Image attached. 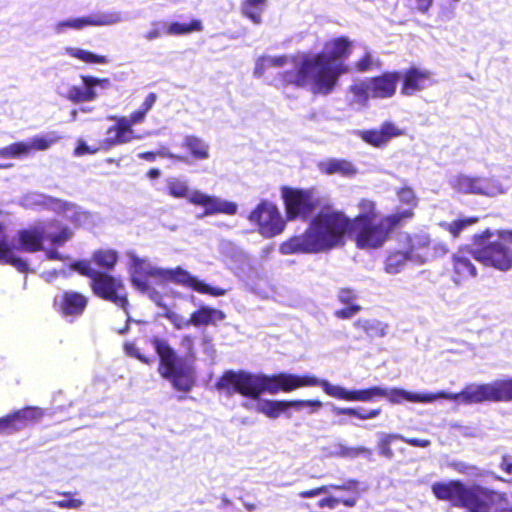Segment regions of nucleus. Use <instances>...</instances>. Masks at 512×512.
Listing matches in <instances>:
<instances>
[{
    "mask_svg": "<svg viewBox=\"0 0 512 512\" xmlns=\"http://www.w3.org/2000/svg\"><path fill=\"white\" fill-rule=\"evenodd\" d=\"M409 2L421 12H426L433 4V0H409Z\"/></svg>",
    "mask_w": 512,
    "mask_h": 512,
    "instance_id": "62",
    "label": "nucleus"
},
{
    "mask_svg": "<svg viewBox=\"0 0 512 512\" xmlns=\"http://www.w3.org/2000/svg\"><path fill=\"white\" fill-rule=\"evenodd\" d=\"M351 219L341 211L323 210L312 218L307 230L292 237L280 246L283 255L295 253H319L344 243Z\"/></svg>",
    "mask_w": 512,
    "mask_h": 512,
    "instance_id": "3",
    "label": "nucleus"
},
{
    "mask_svg": "<svg viewBox=\"0 0 512 512\" xmlns=\"http://www.w3.org/2000/svg\"><path fill=\"white\" fill-rule=\"evenodd\" d=\"M183 147L187 148L197 160H205L210 156L209 144L194 135H188L184 138Z\"/></svg>",
    "mask_w": 512,
    "mask_h": 512,
    "instance_id": "30",
    "label": "nucleus"
},
{
    "mask_svg": "<svg viewBox=\"0 0 512 512\" xmlns=\"http://www.w3.org/2000/svg\"><path fill=\"white\" fill-rule=\"evenodd\" d=\"M355 326L361 327L370 336H384L386 334L385 327L377 321L358 320Z\"/></svg>",
    "mask_w": 512,
    "mask_h": 512,
    "instance_id": "45",
    "label": "nucleus"
},
{
    "mask_svg": "<svg viewBox=\"0 0 512 512\" xmlns=\"http://www.w3.org/2000/svg\"><path fill=\"white\" fill-rule=\"evenodd\" d=\"M404 131L392 122H385L379 129L358 131L363 141L374 146H385L391 139L401 136Z\"/></svg>",
    "mask_w": 512,
    "mask_h": 512,
    "instance_id": "21",
    "label": "nucleus"
},
{
    "mask_svg": "<svg viewBox=\"0 0 512 512\" xmlns=\"http://www.w3.org/2000/svg\"><path fill=\"white\" fill-rule=\"evenodd\" d=\"M248 219L257 225L258 232L265 238H272L281 234L286 226L276 204L269 200H262L249 214Z\"/></svg>",
    "mask_w": 512,
    "mask_h": 512,
    "instance_id": "14",
    "label": "nucleus"
},
{
    "mask_svg": "<svg viewBox=\"0 0 512 512\" xmlns=\"http://www.w3.org/2000/svg\"><path fill=\"white\" fill-rule=\"evenodd\" d=\"M224 319L225 314L221 310L202 306L191 314L190 322L194 326L215 325L218 321Z\"/></svg>",
    "mask_w": 512,
    "mask_h": 512,
    "instance_id": "27",
    "label": "nucleus"
},
{
    "mask_svg": "<svg viewBox=\"0 0 512 512\" xmlns=\"http://www.w3.org/2000/svg\"><path fill=\"white\" fill-rule=\"evenodd\" d=\"M166 193L177 199H187L189 203L204 208L203 216L214 214L235 215L236 203L220 197L208 195L197 189H190L188 181L181 177L171 176L165 180Z\"/></svg>",
    "mask_w": 512,
    "mask_h": 512,
    "instance_id": "9",
    "label": "nucleus"
},
{
    "mask_svg": "<svg viewBox=\"0 0 512 512\" xmlns=\"http://www.w3.org/2000/svg\"><path fill=\"white\" fill-rule=\"evenodd\" d=\"M89 26V18L87 16L67 18L56 22L53 30L57 34L66 33L68 30H82Z\"/></svg>",
    "mask_w": 512,
    "mask_h": 512,
    "instance_id": "38",
    "label": "nucleus"
},
{
    "mask_svg": "<svg viewBox=\"0 0 512 512\" xmlns=\"http://www.w3.org/2000/svg\"><path fill=\"white\" fill-rule=\"evenodd\" d=\"M410 261L409 254L402 247L401 250L391 252L385 262V271L389 274H398L406 263Z\"/></svg>",
    "mask_w": 512,
    "mask_h": 512,
    "instance_id": "34",
    "label": "nucleus"
},
{
    "mask_svg": "<svg viewBox=\"0 0 512 512\" xmlns=\"http://www.w3.org/2000/svg\"><path fill=\"white\" fill-rule=\"evenodd\" d=\"M21 430V426L15 424L12 414L0 418V434Z\"/></svg>",
    "mask_w": 512,
    "mask_h": 512,
    "instance_id": "54",
    "label": "nucleus"
},
{
    "mask_svg": "<svg viewBox=\"0 0 512 512\" xmlns=\"http://www.w3.org/2000/svg\"><path fill=\"white\" fill-rule=\"evenodd\" d=\"M448 183L454 191L462 194L497 197L507 192V188L495 177L486 178L458 173L451 175Z\"/></svg>",
    "mask_w": 512,
    "mask_h": 512,
    "instance_id": "12",
    "label": "nucleus"
},
{
    "mask_svg": "<svg viewBox=\"0 0 512 512\" xmlns=\"http://www.w3.org/2000/svg\"><path fill=\"white\" fill-rule=\"evenodd\" d=\"M164 25L166 28L165 33L171 36H182L203 30V24L198 19H194L189 23L171 22Z\"/></svg>",
    "mask_w": 512,
    "mask_h": 512,
    "instance_id": "31",
    "label": "nucleus"
},
{
    "mask_svg": "<svg viewBox=\"0 0 512 512\" xmlns=\"http://www.w3.org/2000/svg\"><path fill=\"white\" fill-rule=\"evenodd\" d=\"M501 468L509 475L512 476V457L505 456L502 459Z\"/></svg>",
    "mask_w": 512,
    "mask_h": 512,
    "instance_id": "64",
    "label": "nucleus"
},
{
    "mask_svg": "<svg viewBox=\"0 0 512 512\" xmlns=\"http://www.w3.org/2000/svg\"><path fill=\"white\" fill-rule=\"evenodd\" d=\"M157 101V95L155 93H149L144 102L142 103L139 110L147 115Z\"/></svg>",
    "mask_w": 512,
    "mask_h": 512,
    "instance_id": "59",
    "label": "nucleus"
},
{
    "mask_svg": "<svg viewBox=\"0 0 512 512\" xmlns=\"http://www.w3.org/2000/svg\"><path fill=\"white\" fill-rule=\"evenodd\" d=\"M399 243L409 254L410 261L417 264H424L431 259L430 244L431 240L427 233L399 235Z\"/></svg>",
    "mask_w": 512,
    "mask_h": 512,
    "instance_id": "16",
    "label": "nucleus"
},
{
    "mask_svg": "<svg viewBox=\"0 0 512 512\" xmlns=\"http://www.w3.org/2000/svg\"><path fill=\"white\" fill-rule=\"evenodd\" d=\"M380 65L379 60L375 58L371 53H365V55L355 64V68L359 72L370 71Z\"/></svg>",
    "mask_w": 512,
    "mask_h": 512,
    "instance_id": "49",
    "label": "nucleus"
},
{
    "mask_svg": "<svg viewBox=\"0 0 512 512\" xmlns=\"http://www.w3.org/2000/svg\"><path fill=\"white\" fill-rule=\"evenodd\" d=\"M164 317L167 318L178 330L185 329L192 325V323L190 322V318L187 319L182 315L169 309H167L166 312L164 313Z\"/></svg>",
    "mask_w": 512,
    "mask_h": 512,
    "instance_id": "50",
    "label": "nucleus"
},
{
    "mask_svg": "<svg viewBox=\"0 0 512 512\" xmlns=\"http://www.w3.org/2000/svg\"><path fill=\"white\" fill-rule=\"evenodd\" d=\"M336 455L347 458H356L359 455L366 454L370 455V449L359 446V447H348L342 444L338 445V450L335 452Z\"/></svg>",
    "mask_w": 512,
    "mask_h": 512,
    "instance_id": "47",
    "label": "nucleus"
},
{
    "mask_svg": "<svg viewBox=\"0 0 512 512\" xmlns=\"http://www.w3.org/2000/svg\"><path fill=\"white\" fill-rule=\"evenodd\" d=\"M65 54L89 64H107L109 62L106 56L96 55L88 50L78 47L65 48Z\"/></svg>",
    "mask_w": 512,
    "mask_h": 512,
    "instance_id": "36",
    "label": "nucleus"
},
{
    "mask_svg": "<svg viewBox=\"0 0 512 512\" xmlns=\"http://www.w3.org/2000/svg\"><path fill=\"white\" fill-rule=\"evenodd\" d=\"M93 261L105 269H112L118 260L117 252L111 249L98 250L93 253Z\"/></svg>",
    "mask_w": 512,
    "mask_h": 512,
    "instance_id": "40",
    "label": "nucleus"
},
{
    "mask_svg": "<svg viewBox=\"0 0 512 512\" xmlns=\"http://www.w3.org/2000/svg\"><path fill=\"white\" fill-rule=\"evenodd\" d=\"M430 251H431V258L442 256L448 252V248L446 244L444 243H433V245H430Z\"/></svg>",
    "mask_w": 512,
    "mask_h": 512,
    "instance_id": "61",
    "label": "nucleus"
},
{
    "mask_svg": "<svg viewBox=\"0 0 512 512\" xmlns=\"http://www.w3.org/2000/svg\"><path fill=\"white\" fill-rule=\"evenodd\" d=\"M412 217L413 213L410 209H403L381 216L376 221L350 226V229L354 233V241L358 248L379 249L388 241L397 226Z\"/></svg>",
    "mask_w": 512,
    "mask_h": 512,
    "instance_id": "8",
    "label": "nucleus"
},
{
    "mask_svg": "<svg viewBox=\"0 0 512 512\" xmlns=\"http://www.w3.org/2000/svg\"><path fill=\"white\" fill-rule=\"evenodd\" d=\"M88 304V298L76 291H65L57 296L54 305L63 317L76 318L83 314Z\"/></svg>",
    "mask_w": 512,
    "mask_h": 512,
    "instance_id": "18",
    "label": "nucleus"
},
{
    "mask_svg": "<svg viewBox=\"0 0 512 512\" xmlns=\"http://www.w3.org/2000/svg\"><path fill=\"white\" fill-rule=\"evenodd\" d=\"M358 214L351 219V226L376 221L379 217L377 204L367 198H361L357 203Z\"/></svg>",
    "mask_w": 512,
    "mask_h": 512,
    "instance_id": "26",
    "label": "nucleus"
},
{
    "mask_svg": "<svg viewBox=\"0 0 512 512\" xmlns=\"http://www.w3.org/2000/svg\"><path fill=\"white\" fill-rule=\"evenodd\" d=\"M379 442H378V449L380 455L391 459L394 455L392 449H391V443L394 439H400V434H386V433H379Z\"/></svg>",
    "mask_w": 512,
    "mask_h": 512,
    "instance_id": "44",
    "label": "nucleus"
},
{
    "mask_svg": "<svg viewBox=\"0 0 512 512\" xmlns=\"http://www.w3.org/2000/svg\"><path fill=\"white\" fill-rule=\"evenodd\" d=\"M131 271L132 284L141 292L150 291L148 278L159 280H174L178 283L191 287L195 291L211 296H223L227 293L226 289L212 287L201 280H198L187 271L176 269H162L154 265L147 258H140L134 253H128Z\"/></svg>",
    "mask_w": 512,
    "mask_h": 512,
    "instance_id": "6",
    "label": "nucleus"
},
{
    "mask_svg": "<svg viewBox=\"0 0 512 512\" xmlns=\"http://www.w3.org/2000/svg\"><path fill=\"white\" fill-rule=\"evenodd\" d=\"M318 168L327 175L339 174L343 177H353L357 173L354 164L345 159H326L318 163Z\"/></svg>",
    "mask_w": 512,
    "mask_h": 512,
    "instance_id": "25",
    "label": "nucleus"
},
{
    "mask_svg": "<svg viewBox=\"0 0 512 512\" xmlns=\"http://www.w3.org/2000/svg\"><path fill=\"white\" fill-rule=\"evenodd\" d=\"M119 118L127 128L133 129L134 125L141 124L145 121L146 114L141 110H137L131 113L129 116H121Z\"/></svg>",
    "mask_w": 512,
    "mask_h": 512,
    "instance_id": "53",
    "label": "nucleus"
},
{
    "mask_svg": "<svg viewBox=\"0 0 512 512\" xmlns=\"http://www.w3.org/2000/svg\"><path fill=\"white\" fill-rule=\"evenodd\" d=\"M338 299L341 303L351 305L357 299V294L349 288H341L338 292Z\"/></svg>",
    "mask_w": 512,
    "mask_h": 512,
    "instance_id": "57",
    "label": "nucleus"
},
{
    "mask_svg": "<svg viewBox=\"0 0 512 512\" xmlns=\"http://www.w3.org/2000/svg\"><path fill=\"white\" fill-rule=\"evenodd\" d=\"M267 6V0H244L241 11L254 24L262 23V13Z\"/></svg>",
    "mask_w": 512,
    "mask_h": 512,
    "instance_id": "33",
    "label": "nucleus"
},
{
    "mask_svg": "<svg viewBox=\"0 0 512 512\" xmlns=\"http://www.w3.org/2000/svg\"><path fill=\"white\" fill-rule=\"evenodd\" d=\"M313 386H320L330 397L345 401L371 402L374 398L381 397L386 398L391 404H402L404 401L422 403V393L419 392L381 386L348 390L312 375L279 373L268 376L244 371H227L216 384L218 390H222L228 395L238 393L251 399H258L263 392L275 395L280 391L290 392L298 388Z\"/></svg>",
    "mask_w": 512,
    "mask_h": 512,
    "instance_id": "1",
    "label": "nucleus"
},
{
    "mask_svg": "<svg viewBox=\"0 0 512 512\" xmlns=\"http://www.w3.org/2000/svg\"><path fill=\"white\" fill-rule=\"evenodd\" d=\"M357 488L358 481L354 479H349L341 484L324 485L311 490L301 491L299 492L298 496L301 498H313L322 494L328 495L330 489L351 491L357 493Z\"/></svg>",
    "mask_w": 512,
    "mask_h": 512,
    "instance_id": "28",
    "label": "nucleus"
},
{
    "mask_svg": "<svg viewBox=\"0 0 512 512\" xmlns=\"http://www.w3.org/2000/svg\"><path fill=\"white\" fill-rule=\"evenodd\" d=\"M61 136L55 132L50 131L44 134H38L26 141H19L12 143L13 159H20L30 156L32 151H46L55 145Z\"/></svg>",
    "mask_w": 512,
    "mask_h": 512,
    "instance_id": "17",
    "label": "nucleus"
},
{
    "mask_svg": "<svg viewBox=\"0 0 512 512\" xmlns=\"http://www.w3.org/2000/svg\"><path fill=\"white\" fill-rule=\"evenodd\" d=\"M108 119L115 121V124L107 129L106 137L101 144L102 148L109 149L116 145L143 139L142 135H137L133 129L127 128L118 116H109Z\"/></svg>",
    "mask_w": 512,
    "mask_h": 512,
    "instance_id": "20",
    "label": "nucleus"
},
{
    "mask_svg": "<svg viewBox=\"0 0 512 512\" xmlns=\"http://www.w3.org/2000/svg\"><path fill=\"white\" fill-rule=\"evenodd\" d=\"M477 222V218L458 219L451 223L442 222L439 226L448 231L453 237H457L463 229Z\"/></svg>",
    "mask_w": 512,
    "mask_h": 512,
    "instance_id": "42",
    "label": "nucleus"
},
{
    "mask_svg": "<svg viewBox=\"0 0 512 512\" xmlns=\"http://www.w3.org/2000/svg\"><path fill=\"white\" fill-rule=\"evenodd\" d=\"M60 508L77 509L82 506L83 502L80 499H66L54 502Z\"/></svg>",
    "mask_w": 512,
    "mask_h": 512,
    "instance_id": "58",
    "label": "nucleus"
},
{
    "mask_svg": "<svg viewBox=\"0 0 512 512\" xmlns=\"http://www.w3.org/2000/svg\"><path fill=\"white\" fill-rule=\"evenodd\" d=\"M432 83L433 81L429 71L411 68L403 75L401 93L403 95L410 96L428 88Z\"/></svg>",
    "mask_w": 512,
    "mask_h": 512,
    "instance_id": "22",
    "label": "nucleus"
},
{
    "mask_svg": "<svg viewBox=\"0 0 512 512\" xmlns=\"http://www.w3.org/2000/svg\"><path fill=\"white\" fill-rule=\"evenodd\" d=\"M400 78V73L393 72L369 79L371 97L381 99L392 97L396 92Z\"/></svg>",
    "mask_w": 512,
    "mask_h": 512,
    "instance_id": "23",
    "label": "nucleus"
},
{
    "mask_svg": "<svg viewBox=\"0 0 512 512\" xmlns=\"http://www.w3.org/2000/svg\"><path fill=\"white\" fill-rule=\"evenodd\" d=\"M369 97H371L370 86L368 80L356 81L349 88V101L357 107H364Z\"/></svg>",
    "mask_w": 512,
    "mask_h": 512,
    "instance_id": "29",
    "label": "nucleus"
},
{
    "mask_svg": "<svg viewBox=\"0 0 512 512\" xmlns=\"http://www.w3.org/2000/svg\"><path fill=\"white\" fill-rule=\"evenodd\" d=\"M400 440L414 447L425 448L430 445V441L427 439L407 438L401 435Z\"/></svg>",
    "mask_w": 512,
    "mask_h": 512,
    "instance_id": "60",
    "label": "nucleus"
},
{
    "mask_svg": "<svg viewBox=\"0 0 512 512\" xmlns=\"http://www.w3.org/2000/svg\"><path fill=\"white\" fill-rule=\"evenodd\" d=\"M62 214L64 218L79 226H90L93 223L94 216L79 206L57 199L54 202V210Z\"/></svg>",
    "mask_w": 512,
    "mask_h": 512,
    "instance_id": "24",
    "label": "nucleus"
},
{
    "mask_svg": "<svg viewBox=\"0 0 512 512\" xmlns=\"http://www.w3.org/2000/svg\"><path fill=\"white\" fill-rule=\"evenodd\" d=\"M361 310L357 304H351L344 309L335 311V316L339 319H349L356 315Z\"/></svg>",
    "mask_w": 512,
    "mask_h": 512,
    "instance_id": "56",
    "label": "nucleus"
},
{
    "mask_svg": "<svg viewBox=\"0 0 512 512\" xmlns=\"http://www.w3.org/2000/svg\"><path fill=\"white\" fill-rule=\"evenodd\" d=\"M89 26H110L123 21L121 12L106 11L98 14L88 15Z\"/></svg>",
    "mask_w": 512,
    "mask_h": 512,
    "instance_id": "39",
    "label": "nucleus"
},
{
    "mask_svg": "<svg viewBox=\"0 0 512 512\" xmlns=\"http://www.w3.org/2000/svg\"><path fill=\"white\" fill-rule=\"evenodd\" d=\"M289 407L288 401L260 400L255 404L254 409L263 413L269 418L275 419Z\"/></svg>",
    "mask_w": 512,
    "mask_h": 512,
    "instance_id": "32",
    "label": "nucleus"
},
{
    "mask_svg": "<svg viewBox=\"0 0 512 512\" xmlns=\"http://www.w3.org/2000/svg\"><path fill=\"white\" fill-rule=\"evenodd\" d=\"M83 87L78 86H60L58 93L72 102L93 101L98 97L96 87L108 89L111 82L107 78H96L93 76H82Z\"/></svg>",
    "mask_w": 512,
    "mask_h": 512,
    "instance_id": "15",
    "label": "nucleus"
},
{
    "mask_svg": "<svg viewBox=\"0 0 512 512\" xmlns=\"http://www.w3.org/2000/svg\"><path fill=\"white\" fill-rule=\"evenodd\" d=\"M151 345L159 356L158 373L170 382L175 390L189 392L196 383V352L195 339L191 335H183L179 348L183 356H177L174 348L167 340L153 337Z\"/></svg>",
    "mask_w": 512,
    "mask_h": 512,
    "instance_id": "4",
    "label": "nucleus"
},
{
    "mask_svg": "<svg viewBox=\"0 0 512 512\" xmlns=\"http://www.w3.org/2000/svg\"><path fill=\"white\" fill-rule=\"evenodd\" d=\"M477 250L459 249L452 255L453 281L460 283L463 280L475 277L477 270L472 260H476Z\"/></svg>",
    "mask_w": 512,
    "mask_h": 512,
    "instance_id": "19",
    "label": "nucleus"
},
{
    "mask_svg": "<svg viewBox=\"0 0 512 512\" xmlns=\"http://www.w3.org/2000/svg\"><path fill=\"white\" fill-rule=\"evenodd\" d=\"M332 411L336 415H348V416H354L361 420H367V419H373L380 415L381 409H372L369 411H359L356 408H343V407H337L333 406Z\"/></svg>",
    "mask_w": 512,
    "mask_h": 512,
    "instance_id": "41",
    "label": "nucleus"
},
{
    "mask_svg": "<svg viewBox=\"0 0 512 512\" xmlns=\"http://www.w3.org/2000/svg\"><path fill=\"white\" fill-rule=\"evenodd\" d=\"M57 199L51 198L41 193H28L22 198V205L26 208L38 209V208H48L54 210V202Z\"/></svg>",
    "mask_w": 512,
    "mask_h": 512,
    "instance_id": "35",
    "label": "nucleus"
},
{
    "mask_svg": "<svg viewBox=\"0 0 512 512\" xmlns=\"http://www.w3.org/2000/svg\"><path fill=\"white\" fill-rule=\"evenodd\" d=\"M437 399L460 400L465 404L480 403L484 401L512 400V378L497 380L487 384H470L459 393L446 391L422 392V403H433Z\"/></svg>",
    "mask_w": 512,
    "mask_h": 512,
    "instance_id": "7",
    "label": "nucleus"
},
{
    "mask_svg": "<svg viewBox=\"0 0 512 512\" xmlns=\"http://www.w3.org/2000/svg\"><path fill=\"white\" fill-rule=\"evenodd\" d=\"M98 149H92L90 148L85 142L80 141L78 146L75 149V155L76 156H82L85 154H93L96 153Z\"/></svg>",
    "mask_w": 512,
    "mask_h": 512,
    "instance_id": "63",
    "label": "nucleus"
},
{
    "mask_svg": "<svg viewBox=\"0 0 512 512\" xmlns=\"http://www.w3.org/2000/svg\"><path fill=\"white\" fill-rule=\"evenodd\" d=\"M352 42L347 37L327 41L317 54L261 56L256 60L254 75L262 77L271 68L281 69L277 84L309 87L315 94L327 95L332 92L339 77L348 71L343 59L351 53Z\"/></svg>",
    "mask_w": 512,
    "mask_h": 512,
    "instance_id": "2",
    "label": "nucleus"
},
{
    "mask_svg": "<svg viewBox=\"0 0 512 512\" xmlns=\"http://www.w3.org/2000/svg\"><path fill=\"white\" fill-rule=\"evenodd\" d=\"M281 198L284 201L288 220L309 217L320 202L319 195L314 189H297L286 186L281 189Z\"/></svg>",
    "mask_w": 512,
    "mask_h": 512,
    "instance_id": "13",
    "label": "nucleus"
},
{
    "mask_svg": "<svg viewBox=\"0 0 512 512\" xmlns=\"http://www.w3.org/2000/svg\"><path fill=\"white\" fill-rule=\"evenodd\" d=\"M288 404L290 408L296 409L308 407L310 408V413L317 412L323 406L320 400H290Z\"/></svg>",
    "mask_w": 512,
    "mask_h": 512,
    "instance_id": "51",
    "label": "nucleus"
},
{
    "mask_svg": "<svg viewBox=\"0 0 512 512\" xmlns=\"http://www.w3.org/2000/svg\"><path fill=\"white\" fill-rule=\"evenodd\" d=\"M124 350L129 356L134 357L145 364H149L151 362L150 359L140 353L138 347L134 343H125Z\"/></svg>",
    "mask_w": 512,
    "mask_h": 512,
    "instance_id": "55",
    "label": "nucleus"
},
{
    "mask_svg": "<svg viewBox=\"0 0 512 512\" xmlns=\"http://www.w3.org/2000/svg\"><path fill=\"white\" fill-rule=\"evenodd\" d=\"M70 269L91 279V288L96 296L126 310L127 294L120 278L95 270L87 260L74 262Z\"/></svg>",
    "mask_w": 512,
    "mask_h": 512,
    "instance_id": "10",
    "label": "nucleus"
},
{
    "mask_svg": "<svg viewBox=\"0 0 512 512\" xmlns=\"http://www.w3.org/2000/svg\"><path fill=\"white\" fill-rule=\"evenodd\" d=\"M432 492L439 500L450 501L454 506L467 512H512L507 509L506 494L481 485L466 486L461 481L436 482Z\"/></svg>",
    "mask_w": 512,
    "mask_h": 512,
    "instance_id": "5",
    "label": "nucleus"
},
{
    "mask_svg": "<svg viewBox=\"0 0 512 512\" xmlns=\"http://www.w3.org/2000/svg\"><path fill=\"white\" fill-rule=\"evenodd\" d=\"M164 24L158 21L151 22L150 29L143 34V38L146 41H154L160 38L165 33V30L162 29V27H165Z\"/></svg>",
    "mask_w": 512,
    "mask_h": 512,
    "instance_id": "52",
    "label": "nucleus"
},
{
    "mask_svg": "<svg viewBox=\"0 0 512 512\" xmlns=\"http://www.w3.org/2000/svg\"><path fill=\"white\" fill-rule=\"evenodd\" d=\"M357 497H351L344 500H340L338 498L327 496L323 499H321L318 502V506L320 508H329V509H335L340 503H343L344 505L348 507H353L356 505Z\"/></svg>",
    "mask_w": 512,
    "mask_h": 512,
    "instance_id": "46",
    "label": "nucleus"
},
{
    "mask_svg": "<svg viewBox=\"0 0 512 512\" xmlns=\"http://www.w3.org/2000/svg\"><path fill=\"white\" fill-rule=\"evenodd\" d=\"M455 471L471 477H484L487 473L474 465L464 462H456L452 464Z\"/></svg>",
    "mask_w": 512,
    "mask_h": 512,
    "instance_id": "48",
    "label": "nucleus"
},
{
    "mask_svg": "<svg viewBox=\"0 0 512 512\" xmlns=\"http://www.w3.org/2000/svg\"><path fill=\"white\" fill-rule=\"evenodd\" d=\"M43 414V410L38 407H27L12 413V418L14 423L22 429L28 423L40 420Z\"/></svg>",
    "mask_w": 512,
    "mask_h": 512,
    "instance_id": "37",
    "label": "nucleus"
},
{
    "mask_svg": "<svg viewBox=\"0 0 512 512\" xmlns=\"http://www.w3.org/2000/svg\"><path fill=\"white\" fill-rule=\"evenodd\" d=\"M397 198L399 202L409 206L407 209L413 211V209L418 205V198L410 186H403L396 191ZM414 214V212H412Z\"/></svg>",
    "mask_w": 512,
    "mask_h": 512,
    "instance_id": "43",
    "label": "nucleus"
},
{
    "mask_svg": "<svg viewBox=\"0 0 512 512\" xmlns=\"http://www.w3.org/2000/svg\"><path fill=\"white\" fill-rule=\"evenodd\" d=\"M481 248L477 249L476 260L501 271L512 268V232L497 234L486 231L482 236Z\"/></svg>",
    "mask_w": 512,
    "mask_h": 512,
    "instance_id": "11",
    "label": "nucleus"
}]
</instances>
